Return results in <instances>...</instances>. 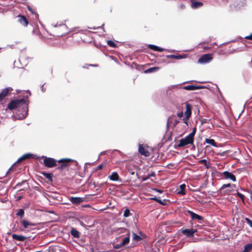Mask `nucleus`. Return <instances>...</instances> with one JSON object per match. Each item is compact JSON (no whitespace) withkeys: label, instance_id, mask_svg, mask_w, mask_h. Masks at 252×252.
<instances>
[{"label":"nucleus","instance_id":"obj_10","mask_svg":"<svg viewBox=\"0 0 252 252\" xmlns=\"http://www.w3.org/2000/svg\"><path fill=\"white\" fill-rule=\"evenodd\" d=\"M138 152L139 153L145 157H149L150 155L147 148L143 146V145L139 144L138 147Z\"/></svg>","mask_w":252,"mask_h":252},{"label":"nucleus","instance_id":"obj_5","mask_svg":"<svg viewBox=\"0 0 252 252\" xmlns=\"http://www.w3.org/2000/svg\"><path fill=\"white\" fill-rule=\"evenodd\" d=\"M236 186L234 184H223L220 189V190H224L223 194L225 195L230 194L235 189Z\"/></svg>","mask_w":252,"mask_h":252},{"label":"nucleus","instance_id":"obj_23","mask_svg":"<svg viewBox=\"0 0 252 252\" xmlns=\"http://www.w3.org/2000/svg\"><path fill=\"white\" fill-rule=\"evenodd\" d=\"M149 48L155 51L162 52L164 50L163 48H161L155 45L150 44L149 45Z\"/></svg>","mask_w":252,"mask_h":252},{"label":"nucleus","instance_id":"obj_18","mask_svg":"<svg viewBox=\"0 0 252 252\" xmlns=\"http://www.w3.org/2000/svg\"><path fill=\"white\" fill-rule=\"evenodd\" d=\"M69 200L73 204H78L84 201V199L81 197H71L69 198Z\"/></svg>","mask_w":252,"mask_h":252},{"label":"nucleus","instance_id":"obj_52","mask_svg":"<svg viewBox=\"0 0 252 252\" xmlns=\"http://www.w3.org/2000/svg\"><path fill=\"white\" fill-rule=\"evenodd\" d=\"M35 17H38V15L37 14L35 13Z\"/></svg>","mask_w":252,"mask_h":252},{"label":"nucleus","instance_id":"obj_7","mask_svg":"<svg viewBox=\"0 0 252 252\" xmlns=\"http://www.w3.org/2000/svg\"><path fill=\"white\" fill-rule=\"evenodd\" d=\"M32 158V154L28 153V154H26L23 155L17 160L16 163H15L14 164H13L12 165V166L9 169L7 172H10L12 171L13 170L14 166H15V165L17 163L21 162V161H22L24 160L30 159Z\"/></svg>","mask_w":252,"mask_h":252},{"label":"nucleus","instance_id":"obj_46","mask_svg":"<svg viewBox=\"0 0 252 252\" xmlns=\"http://www.w3.org/2000/svg\"><path fill=\"white\" fill-rule=\"evenodd\" d=\"M150 178V176H148V175L147 176H144L143 178V181H146L147 180H148V179Z\"/></svg>","mask_w":252,"mask_h":252},{"label":"nucleus","instance_id":"obj_2","mask_svg":"<svg viewBox=\"0 0 252 252\" xmlns=\"http://www.w3.org/2000/svg\"><path fill=\"white\" fill-rule=\"evenodd\" d=\"M26 104V101L25 99H16L11 100L8 105L7 108L12 110L16 108L22 107H25Z\"/></svg>","mask_w":252,"mask_h":252},{"label":"nucleus","instance_id":"obj_19","mask_svg":"<svg viewBox=\"0 0 252 252\" xmlns=\"http://www.w3.org/2000/svg\"><path fill=\"white\" fill-rule=\"evenodd\" d=\"M70 233L74 238H79L80 237V232L74 227L71 228Z\"/></svg>","mask_w":252,"mask_h":252},{"label":"nucleus","instance_id":"obj_37","mask_svg":"<svg viewBox=\"0 0 252 252\" xmlns=\"http://www.w3.org/2000/svg\"><path fill=\"white\" fill-rule=\"evenodd\" d=\"M124 245H122V243L120 244H115L113 246L114 248L116 249H121Z\"/></svg>","mask_w":252,"mask_h":252},{"label":"nucleus","instance_id":"obj_36","mask_svg":"<svg viewBox=\"0 0 252 252\" xmlns=\"http://www.w3.org/2000/svg\"><path fill=\"white\" fill-rule=\"evenodd\" d=\"M237 196L241 198V199L244 202L245 200V196L243 194L239 192L238 191L237 192Z\"/></svg>","mask_w":252,"mask_h":252},{"label":"nucleus","instance_id":"obj_25","mask_svg":"<svg viewBox=\"0 0 252 252\" xmlns=\"http://www.w3.org/2000/svg\"><path fill=\"white\" fill-rule=\"evenodd\" d=\"M159 69L160 68L159 67H153L145 70L144 72L145 73H150L156 72L158 71Z\"/></svg>","mask_w":252,"mask_h":252},{"label":"nucleus","instance_id":"obj_53","mask_svg":"<svg viewBox=\"0 0 252 252\" xmlns=\"http://www.w3.org/2000/svg\"><path fill=\"white\" fill-rule=\"evenodd\" d=\"M97 0H94V3H97Z\"/></svg>","mask_w":252,"mask_h":252},{"label":"nucleus","instance_id":"obj_41","mask_svg":"<svg viewBox=\"0 0 252 252\" xmlns=\"http://www.w3.org/2000/svg\"><path fill=\"white\" fill-rule=\"evenodd\" d=\"M179 123V121L178 120H177V119H175V117H174V122H173V126L174 127H175L176 126V125Z\"/></svg>","mask_w":252,"mask_h":252},{"label":"nucleus","instance_id":"obj_26","mask_svg":"<svg viewBox=\"0 0 252 252\" xmlns=\"http://www.w3.org/2000/svg\"><path fill=\"white\" fill-rule=\"evenodd\" d=\"M186 185L185 184H182L180 186V190H179L178 191V194H180L182 195H185L186 194V191H185V189H186Z\"/></svg>","mask_w":252,"mask_h":252},{"label":"nucleus","instance_id":"obj_16","mask_svg":"<svg viewBox=\"0 0 252 252\" xmlns=\"http://www.w3.org/2000/svg\"><path fill=\"white\" fill-rule=\"evenodd\" d=\"M20 223L23 225L24 228H29L31 226H35V224L30 222L26 220H22L20 221Z\"/></svg>","mask_w":252,"mask_h":252},{"label":"nucleus","instance_id":"obj_39","mask_svg":"<svg viewBox=\"0 0 252 252\" xmlns=\"http://www.w3.org/2000/svg\"><path fill=\"white\" fill-rule=\"evenodd\" d=\"M27 182V180H23L22 181V182H19L17 184L16 187H20L22 185H23L24 184H25V183Z\"/></svg>","mask_w":252,"mask_h":252},{"label":"nucleus","instance_id":"obj_21","mask_svg":"<svg viewBox=\"0 0 252 252\" xmlns=\"http://www.w3.org/2000/svg\"><path fill=\"white\" fill-rule=\"evenodd\" d=\"M186 57V55H169L166 56V58L168 59H173L176 60L182 59L185 58Z\"/></svg>","mask_w":252,"mask_h":252},{"label":"nucleus","instance_id":"obj_15","mask_svg":"<svg viewBox=\"0 0 252 252\" xmlns=\"http://www.w3.org/2000/svg\"><path fill=\"white\" fill-rule=\"evenodd\" d=\"M183 89L188 91H193L195 90H199L204 88L202 86H194V85H189L183 87Z\"/></svg>","mask_w":252,"mask_h":252},{"label":"nucleus","instance_id":"obj_48","mask_svg":"<svg viewBox=\"0 0 252 252\" xmlns=\"http://www.w3.org/2000/svg\"><path fill=\"white\" fill-rule=\"evenodd\" d=\"M148 176H150V177L151 176H155V173L154 171H151V173L148 175Z\"/></svg>","mask_w":252,"mask_h":252},{"label":"nucleus","instance_id":"obj_40","mask_svg":"<svg viewBox=\"0 0 252 252\" xmlns=\"http://www.w3.org/2000/svg\"><path fill=\"white\" fill-rule=\"evenodd\" d=\"M152 199H153L154 200L156 201L157 202H158V203H160V204H162V205L164 204L162 203V201L160 199H159V198L155 197V198H153Z\"/></svg>","mask_w":252,"mask_h":252},{"label":"nucleus","instance_id":"obj_20","mask_svg":"<svg viewBox=\"0 0 252 252\" xmlns=\"http://www.w3.org/2000/svg\"><path fill=\"white\" fill-rule=\"evenodd\" d=\"M12 237L14 240L21 242L24 241L27 239V237L23 235H20L16 234H13Z\"/></svg>","mask_w":252,"mask_h":252},{"label":"nucleus","instance_id":"obj_8","mask_svg":"<svg viewBox=\"0 0 252 252\" xmlns=\"http://www.w3.org/2000/svg\"><path fill=\"white\" fill-rule=\"evenodd\" d=\"M213 57L210 54L203 55L198 60V62L201 63H205L212 60Z\"/></svg>","mask_w":252,"mask_h":252},{"label":"nucleus","instance_id":"obj_35","mask_svg":"<svg viewBox=\"0 0 252 252\" xmlns=\"http://www.w3.org/2000/svg\"><path fill=\"white\" fill-rule=\"evenodd\" d=\"M130 211L128 209H126L125 210L123 214L124 217L127 218L130 215Z\"/></svg>","mask_w":252,"mask_h":252},{"label":"nucleus","instance_id":"obj_17","mask_svg":"<svg viewBox=\"0 0 252 252\" xmlns=\"http://www.w3.org/2000/svg\"><path fill=\"white\" fill-rule=\"evenodd\" d=\"M187 212L188 214L190 215L192 220H203V218L202 216L198 215L190 210H188Z\"/></svg>","mask_w":252,"mask_h":252},{"label":"nucleus","instance_id":"obj_34","mask_svg":"<svg viewBox=\"0 0 252 252\" xmlns=\"http://www.w3.org/2000/svg\"><path fill=\"white\" fill-rule=\"evenodd\" d=\"M16 215L17 216L20 217L21 218H22L24 215V211L23 209L19 210L18 212L17 213Z\"/></svg>","mask_w":252,"mask_h":252},{"label":"nucleus","instance_id":"obj_6","mask_svg":"<svg viewBox=\"0 0 252 252\" xmlns=\"http://www.w3.org/2000/svg\"><path fill=\"white\" fill-rule=\"evenodd\" d=\"M186 111L185 112V117L183 119L184 123H185L187 125H188V120L189 118L190 117L191 114V106L188 102H186Z\"/></svg>","mask_w":252,"mask_h":252},{"label":"nucleus","instance_id":"obj_43","mask_svg":"<svg viewBox=\"0 0 252 252\" xmlns=\"http://www.w3.org/2000/svg\"><path fill=\"white\" fill-rule=\"evenodd\" d=\"M245 38L246 39H249V40H252V33L250 35L246 36L245 37Z\"/></svg>","mask_w":252,"mask_h":252},{"label":"nucleus","instance_id":"obj_32","mask_svg":"<svg viewBox=\"0 0 252 252\" xmlns=\"http://www.w3.org/2000/svg\"><path fill=\"white\" fill-rule=\"evenodd\" d=\"M132 239L133 241L138 242L142 240V238L139 235H137L136 233L133 232L132 233Z\"/></svg>","mask_w":252,"mask_h":252},{"label":"nucleus","instance_id":"obj_44","mask_svg":"<svg viewBox=\"0 0 252 252\" xmlns=\"http://www.w3.org/2000/svg\"><path fill=\"white\" fill-rule=\"evenodd\" d=\"M183 112L182 111L177 113V116L179 118H182L183 116Z\"/></svg>","mask_w":252,"mask_h":252},{"label":"nucleus","instance_id":"obj_51","mask_svg":"<svg viewBox=\"0 0 252 252\" xmlns=\"http://www.w3.org/2000/svg\"><path fill=\"white\" fill-rule=\"evenodd\" d=\"M157 191H158V192H160V193H161L162 192V191L161 190H159V189H157Z\"/></svg>","mask_w":252,"mask_h":252},{"label":"nucleus","instance_id":"obj_54","mask_svg":"<svg viewBox=\"0 0 252 252\" xmlns=\"http://www.w3.org/2000/svg\"><path fill=\"white\" fill-rule=\"evenodd\" d=\"M21 198H22V197L20 196V197H19V199H21Z\"/></svg>","mask_w":252,"mask_h":252},{"label":"nucleus","instance_id":"obj_27","mask_svg":"<svg viewBox=\"0 0 252 252\" xmlns=\"http://www.w3.org/2000/svg\"><path fill=\"white\" fill-rule=\"evenodd\" d=\"M175 116L173 115L169 117L167 121V126L168 127L171 126L172 125H173V122Z\"/></svg>","mask_w":252,"mask_h":252},{"label":"nucleus","instance_id":"obj_9","mask_svg":"<svg viewBox=\"0 0 252 252\" xmlns=\"http://www.w3.org/2000/svg\"><path fill=\"white\" fill-rule=\"evenodd\" d=\"M197 231L196 229H182L181 232L188 237H193L194 234Z\"/></svg>","mask_w":252,"mask_h":252},{"label":"nucleus","instance_id":"obj_4","mask_svg":"<svg viewBox=\"0 0 252 252\" xmlns=\"http://www.w3.org/2000/svg\"><path fill=\"white\" fill-rule=\"evenodd\" d=\"M41 158L43 159V163L47 167L52 168L57 165V161L53 158L42 156Z\"/></svg>","mask_w":252,"mask_h":252},{"label":"nucleus","instance_id":"obj_50","mask_svg":"<svg viewBox=\"0 0 252 252\" xmlns=\"http://www.w3.org/2000/svg\"><path fill=\"white\" fill-rule=\"evenodd\" d=\"M220 54H225V52H224L223 50H221L220 51Z\"/></svg>","mask_w":252,"mask_h":252},{"label":"nucleus","instance_id":"obj_24","mask_svg":"<svg viewBox=\"0 0 252 252\" xmlns=\"http://www.w3.org/2000/svg\"><path fill=\"white\" fill-rule=\"evenodd\" d=\"M41 174L47 179H48L51 182H53V173H46L45 172H42Z\"/></svg>","mask_w":252,"mask_h":252},{"label":"nucleus","instance_id":"obj_1","mask_svg":"<svg viewBox=\"0 0 252 252\" xmlns=\"http://www.w3.org/2000/svg\"><path fill=\"white\" fill-rule=\"evenodd\" d=\"M196 128H193L191 132H190L187 136L184 138L181 139L177 145L178 147H183L189 144H193L194 141V136L196 132Z\"/></svg>","mask_w":252,"mask_h":252},{"label":"nucleus","instance_id":"obj_3","mask_svg":"<svg viewBox=\"0 0 252 252\" xmlns=\"http://www.w3.org/2000/svg\"><path fill=\"white\" fill-rule=\"evenodd\" d=\"M71 161L72 160L70 158H62L59 160L58 162L61 164L58 167L57 169L61 172L64 170H68L69 166L68 163Z\"/></svg>","mask_w":252,"mask_h":252},{"label":"nucleus","instance_id":"obj_22","mask_svg":"<svg viewBox=\"0 0 252 252\" xmlns=\"http://www.w3.org/2000/svg\"><path fill=\"white\" fill-rule=\"evenodd\" d=\"M110 180L113 181H117L119 179V176L117 172H114L109 176Z\"/></svg>","mask_w":252,"mask_h":252},{"label":"nucleus","instance_id":"obj_28","mask_svg":"<svg viewBox=\"0 0 252 252\" xmlns=\"http://www.w3.org/2000/svg\"><path fill=\"white\" fill-rule=\"evenodd\" d=\"M252 250V243L247 244L241 252H250Z\"/></svg>","mask_w":252,"mask_h":252},{"label":"nucleus","instance_id":"obj_30","mask_svg":"<svg viewBox=\"0 0 252 252\" xmlns=\"http://www.w3.org/2000/svg\"><path fill=\"white\" fill-rule=\"evenodd\" d=\"M130 240V237H129V234H128L127 236L122 241V245L125 246L127 244H128Z\"/></svg>","mask_w":252,"mask_h":252},{"label":"nucleus","instance_id":"obj_42","mask_svg":"<svg viewBox=\"0 0 252 252\" xmlns=\"http://www.w3.org/2000/svg\"><path fill=\"white\" fill-rule=\"evenodd\" d=\"M45 85V84L42 85L40 87L41 88V91L43 92V93H44L46 91V87L44 86Z\"/></svg>","mask_w":252,"mask_h":252},{"label":"nucleus","instance_id":"obj_49","mask_svg":"<svg viewBox=\"0 0 252 252\" xmlns=\"http://www.w3.org/2000/svg\"><path fill=\"white\" fill-rule=\"evenodd\" d=\"M28 10L32 13H35L33 11L32 9L30 6H28Z\"/></svg>","mask_w":252,"mask_h":252},{"label":"nucleus","instance_id":"obj_33","mask_svg":"<svg viewBox=\"0 0 252 252\" xmlns=\"http://www.w3.org/2000/svg\"><path fill=\"white\" fill-rule=\"evenodd\" d=\"M107 44L111 47L116 48L117 47V44L112 40H108L107 41Z\"/></svg>","mask_w":252,"mask_h":252},{"label":"nucleus","instance_id":"obj_29","mask_svg":"<svg viewBox=\"0 0 252 252\" xmlns=\"http://www.w3.org/2000/svg\"><path fill=\"white\" fill-rule=\"evenodd\" d=\"M205 142L206 143L209 144L214 147H217V144L215 141L213 139H205Z\"/></svg>","mask_w":252,"mask_h":252},{"label":"nucleus","instance_id":"obj_13","mask_svg":"<svg viewBox=\"0 0 252 252\" xmlns=\"http://www.w3.org/2000/svg\"><path fill=\"white\" fill-rule=\"evenodd\" d=\"M190 1L191 2V7L193 9L201 7L203 5V3L201 1L197 0H190Z\"/></svg>","mask_w":252,"mask_h":252},{"label":"nucleus","instance_id":"obj_12","mask_svg":"<svg viewBox=\"0 0 252 252\" xmlns=\"http://www.w3.org/2000/svg\"><path fill=\"white\" fill-rule=\"evenodd\" d=\"M222 175L223 177L226 179H230L233 182H235L236 180V178L234 175H233L232 173L229 172L228 171H224L222 173Z\"/></svg>","mask_w":252,"mask_h":252},{"label":"nucleus","instance_id":"obj_45","mask_svg":"<svg viewBox=\"0 0 252 252\" xmlns=\"http://www.w3.org/2000/svg\"><path fill=\"white\" fill-rule=\"evenodd\" d=\"M103 164H100L97 167H96V169L97 170H101L103 168Z\"/></svg>","mask_w":252,"mask_h":252},{"label":"nucleus","instance_id":"obj_47","mask_svg":"<svg viewBox=\"0 0 252 252\" xmlns=\"http://www.w3.org/2000/svg\"><path fill=\"white\" fill-rule=\"evenodd\" d=\"M179 8L181 9H184L186 8V5L184 4H181L180 6H179Z\"/></svg>","mask_w":252,"mask_h":252},{"label":"nucleus","instance_id":"obj_38","mask_svg":"<svg viewBox=\"0 0 252 252\" xmlns=\"http://www.w3.org/2000/svg\"><path fill=\"white\" fill-rule=\"evenodd\" d=\"M245 221H246V222H247L248 224H249V225H250V226L251 227H252V221L250 219H249V218H246L245 219Z\"/></svg>","mask_w":252,"mask_h":252},{"label":"nucleus","instance_id":"obj_14","mask_svg":"<svg viewBox=\"0 0 252 252\" xmlns=\"http://www.w3.org/2000/svg\"><path fill=\"white\" fill-rule=\"evenodd\" d=\"M12 89L10 88H7L3 89L0 93V101H1L6 96H7L9 92Z\"/></svg>","mask_w":252,"mask_h":252},{"label":"nucleus","instance_id":"obj_11","mask_svg":"<svg viewBox=\"0 0 252 252\" xmlns=\"http://www.w3.org/2000/svg\"><path fill=\"white\" fill-rule=\"evenodd\" d=\"M18 22L24 27H27L29 24L28 20L24 15H19L17 16Z\"/></svg>","mask_w":252,"mask_h":252},{"label":"nucleus","instance_id":"obj_31","mask_svg":"<svg viewBox=\"0 0 252 252\" xmlns=\"http://www.w3.org/2000/svg\"><path fill=\"white\" fill-rule=\"evenodd\" d=\"M199 163H201V164H204V165L205 166H206V167L207 168H209L210 167V162H208L206 159H201L199 161Z\"/></svg>","mask_w":252,"mask_h":252}]
</instances>
